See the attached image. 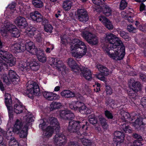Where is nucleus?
<instances>
[{"label": "nucleus", "instance_id": "1", "mask_svg": "<svg viewBox=\"0 0 146 146\" xmlns=\"http://www.w3.org/2000/svg\"><path fill=\"white\" fill-rule=\"evenodd\" d=\"M70 50L72 56L77 58H80L85 55L87 48L84 43L78 39L75 38L71 42Z\"/></svg>", "mask_w": 146, "mask_h": 146}, {"label": "nucleus", "instance_id": "2", "mask_svg": "<svg viewBox=\"0 0 146 146\" xmlns=\"http://www.w3.org/2000/svg\"><path fill=\"white\" fill-rule=\"evenodd\" d=\"M120 46L116 45V47L113 46L111 48H107L106 49H103L106 51L108 56L116 60H120L123 59L125 54V47L123 44Z\"/></svg>", "mask_w": 146, "mask_h": 146}, {"label": "nucleus", "instance_id": "3", "mask_svg": "<svg viewBox=\"0 0 146 146\" xmlns=\"http://www.w3.org/2000/svg\"><path fill=\"white\" fill-rule=\"evenodd\" d=\"M1 35L4 37L10 34L12 37H18L20 36L19 30L12 23L5 21L3 25H2L0 30Z\"/></svg>", "mask_w": 146, "mask_h": 146}, {"label": "nucleus", "instance_id": "4", "mask_svg": "<svg viewBox=\"0 0 146 146\" xmlns=\"http://www.w3.org/2000/svg\"><path fill=\"white\" fill-rule=\"evenodd\" d=\"M105 40L108 42L104 43L102 46L103 49H106L107 48H111V46L116 47V45L121 46L123 44L122 41L115 35L110 33H108L106 34Z\"/></svg>", "mask_w": 146, "mask_h": 146}, {"label": "nucleus", "instance_id": "5", "mask_svg": "<svg viewBox=\"0 0 146 146\" xmlns=\"http://www.w3.org/2000/svg\"><path fill=\"white\" fill-rule=\"evenodd\" d=\"M27 90L24 91V95L29 97L31 98L34 96H38L40 94V89L38 84L35 82L31 81L28 82L26 85Z\"/></svg>", "mask_w": 146, "mask_h": 146}, {"label": "nucleus", "instance_id": "6", "mask_svg": "<svg viewBox=\"0 0 146 146\" xmlns=\"http://www.w3.org/2000/svg\"><path fill=\"white\" fill-rule=\"evenodd\" d=\"M40 123L39 125L40 129L43 131L42 136L43 137L49 138L52 135L55 129L53 127L48 125V123L46 122L44 120H40Z\"/></svg>", "mask_w": 146, "mask_h": 146}, {"label": "nucleus", "instance_id": "7", "mask_svg": "<svg viewBox=\"0 0 146 146\" xmlns=\"http://www.w3.org/2000/svg\"><path fill=\"white\" fill-rule=\"evenodd\" d=\"M22 122L17 119L15 123L13 130V132L19 134L21 137L24 138L27 136L28 128L27 126L25 125L22 128Z\"/></svg>", "mask_w": 146, "mask_h": 146}, {"label": "nucleus", "instance_id": "8", "mask_svg": "<svg viewBox=\"0 0 146 146\" xmlns=\"http://www.w3.org/2000/svg\"><path fill=\"white\" fill-rule=\"evenodd\" d=\"M9 77L6 74H4L3 76V82L7 85L12 83L14 84L19 83L20 81L19 76L13 70H10L9 72Z\"/></svg>", "mask_w": 146, "mask_h": 146}, {"label": "nucleus", "instance_id": "9", "mask_svg": "<svg viewBox=\"0 0 146 146\" xmlns=\"http://www.w3.org/2000/svg\"><path fill=\"white\" fill-rule=\"evenodd\" d=\"M13 103V105L11 107V110H8L9 117H12V113L14 111L17 114H19L22 113L25 108V107L20 102L16 100L15 103Z\"/></svg>", "mask_w": 146, "mask_h": 146}, {"label": "nucleus", "instance_id": "10", "mask_svg": "<svg viewBox=\"0 0 146 146\" xmlns=\"http://www.w3.org/2000/svg\"><path fill=\"white\" fill-rule=\"evenodd\" d=\"M83 37L88 42L92 45H95L97 44L98 39L95 35H93L88 31H83L82 33Z\"/></svg>", "mask_w": 146, "mask_h": 146}, {"label": "nucleus", "instance_id": "11", "mask_svg": "<svg viewBox=\"0 0 146 146\" xmlns=\"http://www.w3.org/2000/svg\"><path fill=\"white\" fill-rule=\"evenodd\" d=\"M67 141L66 137L62 133H57L53 137V143L58 146H64Z\"/></svg>", "mask_w": 146, "mask_h": 146}, {"label": "nucleus", "instance_id": "12", "mask_svg": "<svg viewBox=\"0 0 146 146\" xmlns=\"http://www.w3.org/2000/svg\"><path fill=\"white\" fill-rule=\"evenodd\" d=\"M50 64L54 67H56L62 73L65 70V66L61 60L57 58H50L49 59Z\"/></svg>", "mask_w": 146, "mask_h": 146}, {"label": "nucleus", "instance_id": "13", "mask_svg": "<svg viewBox=\"0 0 146 146\" xmlns=\"http://www.w3.org/2000/svg\"><path fill=\"white\" fill-rule=\"evenodd\" d=\"M81 123L79 121H71L69 122V124L68 127V130L71 133L77 132L76 134L78 135V131L80 127V125H82L80 124Z\"/></svg>", "mask_w": 146, "mask_h": 146}, {"label": "nucleus", "instance_id": "14", "mask_svg": "<svg viewBox=\"0 0 146 146\" xmlns=\"http://www.w3.org/2000/svg\"><path fill=\"white\" fill-rule=\"evenodd\" d=\"M79 71L76 73H80L81 77H84L87 80H91L92 79L91 72L90 70L87 68L80 66Z\"/></svg>", "mask_w": 146, "mask_h": 146}, {"label": "nucleus", "instance_id": "15", "mask_svg": "<svg viewBox=\"0 0 146 146\" xmlns=\"http://www.w3.org/2000/svg\"><path fill=\"white\" fill-rule=\"evenodd\" d=\"M42 120L45 121L46 122H48V125H50L57 131L58 132L60 126L59 124L58 121L56 118L52 117H49L47 121L46 119H42Z\"/></svg>", "mask_w": 146, "mask_h": 146}, {"label": "nucleus", "instance_id": "16", "mask_svg": "<svg viewBox=\"0 0 146 146\" xmlns=\"http://www.w3.org/2000/svg\"><path fill=\"white\" fill-rule=\"evenodd\" d=\"M24 44L22 43H16L12 44L10 49L12 52L15 53H19L25 50Z\"/></svg>", "mask_w": 146, "mask_h": 146}, {"label": "nucleus", "instance_id": "17", "mask_svg": "<svg viewBox=\"0 0 146 146\" xmlns=\"http://www.w3.org/2000/svg\"><path fill=\"white\" fill-rule=\"evenodd\" d=\"M42 94L44 97L49 101L55 100H58L60 98L59 95L51 92L45 91Z\"/></svg>", "mask_w": 146, "mask_h": 146}, {"label": "nucleus", "instance_id": "18", "mask_svg": "<svg viewBox=\"0 0 146 146\" xmlns=\"http://www.w3.org/2000/svg\"><path fill=\"white\" fill-rule=\"evenodd\" d=\"M30 18L33 21L40 22L43 20L42 15L37 11L32 12L29 14Z\"/></svg>", "mask_w": 146, "mask_h": 146}, {"label": "nucleus", "instance_id": "19", "mask_svg": "<svg viewBox=\"0 0 146 146\" xmlns=\"http://www.w3.org/2000/svg\"><path fill=\"white\" fill-rule=\"evenodd\" d=\"M15 22L18 27L21 28H25L27 25L26 19L22 16H20L17 17Z\"/></svg>", "mask_w": 146, "mask_h": 146}, {"label": "nucleus", "instance_id": "20", "mask_svg": "<svg viewBox=\"0 0 146 146\" xmlns=\"http://www.w3.org/2000/svg\"><path fill=\"white\" fill-rule=\"evenodd\" d=\"M67 63L73 71L75 72L79 71L80 69V66L77 64L75 61L72 58H69Z\"/></svg>", "mask_w": 146, "mask_h": 146}, {"label": "nucleus", "instance_id": "21", "mask_svg": "<svg viewBox=\"0 0 146 146\" xmlns=\"http://www.w3.org/2000/svg\"><path fill=\"white\" fill-rule=\"evenodd\" d=\"M25 50H26L32 53L36 52V49L35 48V45L34 43L31 41L27 42L24 45Z\"/></svg>", "mask_w": 146, "mask_h": 146}, {"label": "nucleus", "instance_id": "22", "mask_svg": "<svg viewBox=\"0 0 146 146\" xmlns=\"http://www.w3.org/2000/svg\"><path fill=\"white\" fill-rule=\"evenodd\" d=\"M29 70L31 69L32 70L36 71L40 68V66L38 62L35 60H33L30 62L28 63Z\"/></svg>", "mask_w": 146, "mask_h": 146}, {"label": "nucleus", "instance_id": "23", "mask_svg": "<svg viewBox=\"0 0 146 146\" xmlns=\"http://www.w3.org/2000/svg\"><path fill=\"white\" fill-rule=\"evenodd\" d=\"M78 135L77 136V137L80 140L82 143L84 145L87 146L90 145L91 143V141L90 140H88L84 138H82V137H81L82 136V134L85 135H87V133L85 132L83 133L82 134H81L80 133L78 132Z\"/></svg>", "mask_w": 146, "mask_h": 146}, {"label": "nucleus", "instance_id": "24", "mask_svg": "<svg viewBox=\"0 0 146 146\" xmlns=\"http://www.w3.org/2000/svg\"><path fill=\"white\" fill-rule=\"evenodd\" d=\"M5 102L8 110H11V107L13 105L11 95L9 94L5 93Z\"/></svg>", "mask_w": 146, "mask_h": 146}, {"label": "nucleus", "instance_id": "25", "mask_svg": "<svg viewBox=\"0 0 146 146\" xmlns=\"http://www.w3.org/2000/svg\"><path fill=\"white\" fill-rule=\"evenodd\" d=\"M114 135V141L115 142H117L123 140L124 135L123 132L119 131H115Z\"/></svg>", "mask_w": 146, "mask_h": 146}, {"label": "nucleus", "instance_id": "26", "mask_svg": "<svg viewBox=\"0 0 146 146\" xmlns=\"http://www.w3.org/2000/svg\"><path fill=\"white\" fill-rule=\"evenodd\" d=\"M80 106L78 110L82 113L88 114L91 113V111L82 102H80Z\"/></svg>", "mask_w": 146, "mask_h": 146}, {"label": "nucleus", "instance_id": "27", "mask_svg": "<svg viewBox=\"0 0 146 146\" xmlns=\"http://www.w3.org/2000/svg\"><path fill=\"white\" fill-rule=\"evenodd\" d=\"M12 130L13 131L12 129L11 128H9L7 132H6L0 128V132L1 134L7 139H10L11 138V137L12 135Z\"/></svg>", "mask_w": 146, "mask_h": 146}, {"label": "nucleus", "instance_id": "28", "mask_svg": "<svg viewBox=\"0 0 146 146\" xmlns=\"http://www.w3.org/2000/svg\"><path fill=\"white\" fill-rule=\"evenodd\" d=\"M61 96L63 97L69 98L73 97L75 96V94L68 90H65L60 93Z\"/></svg>", "mask_w": 146, "mask_h": 146}, {"label": "nucleus", "instance_id": "29", "mask_svg": "<svg viewBox=\"0 0 146 146\" xmlns=\"http://www.w3.org/2000/svg\"><path fill=\"white\" fill-rule=\"evenodd\" d=\"M29 62H26L23 61H21L19 63V68L22 71H28L29 70V68L28 63Z\"/></svg>", "mask_w": 146, "mask_h": 146}, {"label": "nucleus", "instance_id": "30", "mask_svg": "<svg viewBox=\"0 0 146 146\" xmlns=\"http://www.w3.org/2000/svg\"><path fill=\"white\" fill-rule=\"evenodd\" d=\"M146 119H142L140 117L137 118L135 121L134 124V127L137 129H138L141 125H144L145 124L144 122V120Z\"/></svg>", "mask_w": 146, "mask_h": 146}, {"label": "nucleus", "instance_id": "31", "mask_svg": "<svg viewBox=\"0 0 146 146\" xmlns=\"http://www.w3.org/2000/svg\"><path fill=\"white\" fill-rule=\"evenodd\" d=\"M80 102L74 101L71 102L69 104L70 108L72 110L75 111L78 110L79 109V107L80 106Z\"/></svg>", "mask_w": 146, "mask_h": 146}, {"label": "nucleus", "instance_id": "32", "mask_svg": "<svg viewBox=\"0 0 146 146\" xmlns=\"http://www.w3.org/2000/svg\"><path fill=\"white\" fill-rule=\"evenodd\" d=\"M102 10L103 13L106 16H108L111 15V10L108 6L104 5L102 8Z\"/></svg>", "mask_w": 146, "mask_h": 146}, {"label": "nucleus", "instance_id": "33", "mask_svg": "<svg viewBox=\"0 0 146 146\" xmlns=\"http://www.w3.org/2000/svg\"><path fill=\"white\" fill-rule=\"evenodd\" d=\"M37 57L38 60L41 62H44L46 61V57L43 51H39L37 54Z\"/></svg>", "mask_w": 146, "mask_h": 146}, {"label": "nucleus", "instance_id": "34", "mask_svg": "<svg viewBox=\"0 0 146 146\" xmlns=\"http://www.w3.org/2000/svg\"><path fill=\"white\" fill-rule=\"evenodd\" d=\"M24 118L25 119V124L27 126V127L30 125L31 122H33L34 121V117L33 115L29 114L27 115Z\"/></svg>", "mask_w": 146, "mask_h": 146}, {"label": "nucleus", "instance_id": "35", "mask_svg": "<svg viewBox=\"0 0 146 146\" xmlns=\"http://www.w3.org/2000/svg\"><path fill=\"white\" fill-rule=\"evenodd\" d=\"M72 3L71 1L66 0L63 2L62 7L63 9L66 11H68L71 8Z\"/></svg>", "mask_w": 146, "mask_h": 146}, {"label": "nucleus", "instance_id": "36", "mask_svg": "<svg viewBox=\"0 0 146 146\" xmlns=\"http://www.w3.org/2000/svg\"><path fill=\"white\" fill-rule=\"evenodd\" d=\"M133 88L132 90L134 92H136L141 89V85L140 83L137 82H132Z\"/></svg>", "mask_w": 146, "mask_h": 146}, {"label": "nucleus", "instance_id": "37", "mask_svg": "<svg viewBox=\"0 0 146 146\" xmlns=\"http://www.w3.org/2000/svg\"><path fill=\"white\" fill-rule=\"evenodd\" d=\"M62 106L61 104L56 102H53L50 105V109L51 110H53L56 109L60 108Z\"/></svg>", "mask_w": 146, "mask_h": 146}, {"label": "nucleus", "instance_id": "38", "mask_svg": "<svg viewBox=\"0 0 146 146\" xmlns=\"http://www.w3.org/2000/svg\"><path fill=\"white\" fill-rule=\"evenodd\" d=\"M35 28L33 27H31L28 28L26 31V33L29 36L32 37L33 36L35 33V31L36 30Z\"/></svg>", "mask_w": 146, "mask_h": 146}, {"label": "nucleus", "instance_id": "39", "mask_svg": "<svg viewBox=\"0 0 146 146\" xmlns=\"http://www.w3.org/2000/svg\"><path fill=\"white\" fill-rule=\"evenodd\" d=\"M78 17H80V19L81 18V16H86L88 15L86 11L84 9H78L77 11Z\"/></svg>", "mask_w": 146, "mask_h": 146}, {"label": "nucleus", "instance_id": "40", "mask_svg": "<svg viewBox=\"0 0 146 146\" xmlns=\"http://www.w3.org/2000/svg\"><path fill=\"white\" fill-rule=\"evenodd\" d=\"M78 17H80V19L81 18V16H86L88 15L86 11L84 9H78L77 11Z\"/></svg>", "mask_w": 146, "mask_h": 146}, {"label": "nucleus", "instance_id": "41", "mask_svg": "<svg viewBox=\"0 0 146 146\" xmlns=\"http://www.w3.org/2000/svg\"><path fill=\"white\" fill-rule=\"evenodd\" d=\"M120 113L121 115L125 119H127L129 121H131L133 120L132 118H130V115L128 113L122 110Z\"/></svg>", "mask_w": 146, "mask_h": 146}, {"label": "nucleus", "instance_id": "42", "mask_svg": "<svg viewBox=\"0 0 146 146\" xmlns=\"http://www.w3.org/2000/svg\"><path fill=\"white\" fill-rule=\"evenodd\" d=\"M33 4L35 7L40 8L43 6L42 3L40 0H33Z\"/></svg>", "mask_w": 146, "mask_h": 146}, {"label": "nucleus", "instance_id": "43", "mask_svg": "<svg viewBox=\"0 0 146 146\" xmlns=\"http://www.w3.org/2000/svg\"><path fill=\"white\" fill-rule=\"evenodd\" d=\"M88 120L90 123L93 125L97 123V118L95 117L94 115H91L88 116Z\"/></svg>", "mask_w": 146, "mask_h": 146}, {"label": "nucleus", "instance_id": "44", "mask_svg": "<svg viewBox=\"0 0 146 146\" xmlns=\"http://www.w3.org/2000/svg\"><path fill=\"white\" fill-rule=\"evenodd\" d=\"M9 146H19L18 143L15 138L11 137L9 141Z\"/></svg>", "mask_w": 146, "mask_h": 146}, {"label": "nucleus", "instance_id": "45", "mask_svg": "<svg viewBox=\"0 0 146 146\" xmlns=\"http://www.w3.org/2000/svg\"><path fill=\"white\" fill-rule=\"evenodd\" d=\"M123 129L126 133H131V128L128 125H126V124L125 123L121 124Z\"/></svg>", "mask_w": 146, "mask_h": 146}, {"label": "nucleus", "instance_id": "46", "mask_svg": "<svg viewBox=\"0 0 146 146\" xmlns=\"http://www.w3.org/2000/svg\"><path fill=\"white\" fill-rule=\"evenodd\" d=\"M67 110H61L60 111L59 115L60 117L64 119H66V115L67 113Z\"/></svg>", "mask_w": 146, "mask_h": 146}, {"label": "nucleus", "instance_id": "47", "mask_svg": "<svg viewBox=\"0 0 146 146\" xmlns=\"http://www.w3.org/2000/svg\"><path fill=\"white\" fill-rule=\"evenodd\" d=\"M127 3L125 0H122L120 3L119 9L121 10H123L127 7Z\"/></svg>", "mask_w": 146, "mask_h": 146}, {"label": "nucleus", "instance_id": "48", "mask_svg": "<svg viewBox=\"0 0 146 146\" xmlns=\"http://www.w3.org/2000/svg\"><path fill=\"white\" fill-rule=\"evenodd\" d=\"M23 7L24 9H25H25H22V10H21V12H23L24 15H26L30 8V7L29 5H25Z\"/></svg>", "mask_w": 146, "mask_h": 146}, {"label": "nucleus", "instance_id": "49", "mask_svg": "<svg viewBox=\"0 0 146 146\" xmlns=\"http://www.w3.org/2000/svg\"><path fill=\"white\" fill-rule=\"evenodd\" d=\"M106 27L109 30H111L113 28V25L111 23L109 20L104 24Z\"/></svg>", "mask_w": 146, "mask_h": 146}, {"label": "nucleus", "instance_id": "50", "mask_svg": "<svg viewBox=\"0 0 146 146\" xmlns=\"http://www.w3.org/2000/svg\"><path fill=\"white\" fill-rule=\"evenodd\" d=\"M81 18H82V19H80V17H78V19L80 21L83 23H86L88 21L89 17L88 15H86V16H85V17L84 16H81Z\"/></svg>", "mask_w": 146, "mask_h": 146}, {"label": "nucleus", "instance_id": "51", "mask_svg": "<svg viewBox=\"0 0 146 146\" xmlns=\"http://www.w3.org/2000/svg\"><path fill=\"white\" fill-rule=\"evenodd\" d=\"M127 30L131 32L135 33L136 31V29L134 28L131 25H129L127 26Z\"/></svg>", "mask_w": 146, "mask_h": 146}, {"label": "nucleus", "instance_id": "52", "mask_svg": "<svg viewBox=\"0 0 146 146\" xmlns=\"http://www.w3.org/2000/svg\"><path fill=\"white\" fill-rule=\"evenodd\" d=\"M53 28L50 25H47L44 27V29L47 32L51 33L52 30Z\"/></svg>", "mask_w": 146, "mask_h": 146}, {"label": "nucleus", "instance_id": "53", "mask_svg": "<svg viewBox=\"0 0 146 146\" xmlns=\"http://www.w3.org/2000/svg\"><path fill=\"white\" fill-rule=\"evenodd\" d=\"M66 119H72L74 118V114L71 113L70 111L68 110L67 113L66 115Z\"/></svg>", "mask_w": 146, "mask_h": 146}, {"label": "nucleus", "instance_id": "54", "mask_svg": "<svg viewBox=\"0 0 146 146\" xmlns=\"http://www.w3.org/2000/svg\"><path fill=\"white\" fill-rule=\"evenodd\" d=\"M107 103V105H109L111 108H113L115 105V101L111 98L109 99L108 100Z\"/></svg>", "mask_w": 146, "mask_h": 146}, {"label": "nucleus", "instance_id": "55", "mask_svg": "<svg viewBox=\"0 0 146 146\" xmlns=\"http://www.w3.org/2000/svg\"><path fill=\"white\" fill-rule=\"evenodd\" d=\"M141 141L138 140L134 141L133 143L131 144L130 146H140L142 145Z\"/></svg>", "mask_w": 146, "mask_h": 146}, {"label": "nucleus", "instance_id": "56", "mask_svg": "<svg viewBox=\"0 0 146 146\" xmlns=\"http://www.w3.org/2000/svg\"><path fill=\"white\" fill-rule=\"evenodd\" d=\"M99 20L104 24L108 20L106 17L103 15L99 17Z\"/></svg>", "mask_w": 146, "mask_h": 146}, {"label": "nucleus", "instance_id": "57", "mask_svg": "<svg viewBox=\"0 0 146 146\" xmlns=\"http://www.w3.org/2000/svg\"><path fill=\"white\" fill-rule=\"evenodd\" d=\"M35 38L38 42H40L42 41V38L41 34L38 33L35 36Z\"/></svg>", "mask_w": 146, "mask_h": 146}, {"label": "nucleus", "instance_id": "58", "mask_svg": "<svg viewBox=\"0 0 146 146\" xmlns=\"http://www.w3.org/2000/svg\"><path fill=\"white\" fill-rule=\"evenodd\" d=\"M105 114L106 116L108 119H111L113 117V116L111 113L108 110H106L105 111Z\"/></svg>", "mask_w": 146, "mask_h": 146}, {"label": "nucleus", "instance_id": "59", "mask_svg": "<svg viewBox=\"0 0 146 146\" xmlns=\"http://www.w3.org/2000/svg\"><path fill=\"white\" fill-rule=\"evenodd\" d=\"M139 44L141 47H145L146 46V38L141 40Z\"/></svg>", "mask_w": 146, "mask_h": 146}, {"label": "nucleus", "instance_id": "60", "mask_svg": "<svg viewBox=\"0 0 146 146\" xmlns=\"http://www.w3.org/2000/svg\"><path fill=\"white\" fill-rule=\"evenodd\" d=\"M102 74L105 76H107L109 75V72L108 70L106 67L104 68L103 71H102L101 72Z\"/></svg>", "mask_w": 146, "mask_h": 146}, {"label": "nucleus", "instance_id": "61", "mask_svg": "<svg viewBox=\"0 0 146 146\" xmlns=\"http://www.w3.org/2000/svg\"><path fill=\"white\" fill-rule=\"evenodd\" d=\"M133 136L134 137L137 139L138 140L141 141L143 139L141 136L135 133L133 134Z\"/></svg>", "mask_w": 146, "mask_h": 146}, {"label": "nucleus", "instance_id": "62", "mask_svg": "<svg viewBox=\"0 0 146 146\" xmlns=\"http://www.w3.org/2000/svg\"><path fill=\"white\" fill-rule=\"evenodd\" d=\"M97 67L98 70L101 72H102V71H103L104 68H106L105 66L100 64H98L97 65Z\"/></svg>", "mask_w": 146, "mask_h": 146}, {"label": "nucleus", "instance_id": "63", "mask_svg": "<svg viewBox=\"0 0 146 146\" xmlns=\"http://www.w3.org/2000/svg\"><path fill=\"white\" fill-rule=\"evenodd\" d=\"M141 104L143 107H146V98L143 97L141 100Z\"/></svg>", "mask_w": 146, "mask_h": 146}, {"label": "nucleus", "instance_id": "64", "mask_svg": "<svg viewBox=\"0 0 146 146\" xmlns=\"http://www.w3.org/2000/svg\"><path fill=\"white\" fill-rule=\"evenodd\" d=\"M123 140L117 142V146H127L126 144L123 142Z\"/></svg>", "mask_w": 146, "mask_h": 146}]
</instances>
